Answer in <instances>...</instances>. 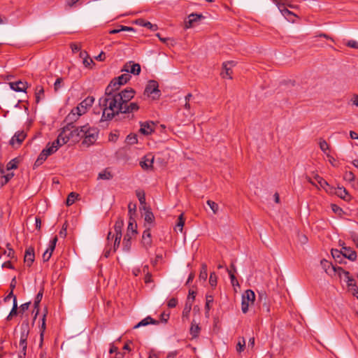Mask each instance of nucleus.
I'll use <instances>...</instances> for the list:
<instances>
[{
    "mask_svg": "<svg viewBox=\"0 0 358 358\" xmlns=\"http://www.w3.org/2000/svg\"><path fill=\"white\" fill-rule=\"evenodd\" d=\"M117 94H106L99 100V104L102 110V115L100 122L111 120L116 115L122 113L120 110L122 104L117 97Z\"/></svg>",
    "mask_w": 358,
    "mask_h": 358,
    "instance_id": "1",
    "label": "nucleus"
},
{
    "mask_svg": "<svg viewBox=\"0 0 358 358\" xmlns=\"http://www.w3.org/2000/svg\"><path fill=\"white\" fill-rule=\"evenodd\" d=\"M71 137H83V144H86L89 146L96 141L98 130L96 128L90 127L88 124H87L71 131Z\"/></svg>",
    "mask_w": 358,
    "mask_h": 358,
    "instance_id": "2",
    "label": "nucleus"
},
{
    "mask_svg": "<svg viewBox=\"0 0 358 358\" xmlns=\"http://www.w3.org/2000/svg\"><path fill=\"white\" fill-rule=\"evenodd\" d=\"M258 293V310L262 313H270L278 310V304L273 296L268 294L264 289L257 290Z\"/></svg>",
    "mask_w": 358,
    "mask_h": 358,
    "instance_id": "3",
    "label": "nucleus"
},
{
    "mask_svg": "<svg viewBox=\"0 0 358 358\" xmlns=\"http://www.w3.org/2000/svg\"><path fill=\"white\" fill-rule=\"evenodd\" d=\"M170 315H159V320H155L152 318L150 316H148L147 317L142 320L137 324H136L134 328L136 329L140 327H144L150 324H159L160 323L166 324L169 319Z\"/></svg>",
    "mask_w": 358,
    "mask_h": 358,
    "instance_id": "4",
    "label": "nucleus"
},
{
    "mask_svg": "<svg viewBox=\"0 0 358 358\" xmlns=\"http://www.w3.org/2000/svg\"><path fill=\"white\" fill-rule=\"evenodd\" d=\"M255 300V292L251 289H247L242 295L241 309L245 313L250 304H253Z\"/></svg>",
    "mask_w": 358,
    "mask_h": 358,
    "instance_id": "5",
    "label": "nucleus"
},
{
    "mask_svg": "<svg viewBox=\"0 0 358 358\" xmlns=\"http://www.w3.org/2000/svg\"><path fill=\"white\" fill-rule=\"evenodd\" d=\"M80 115H82V114L79 111H76V110L73 108L65 118L66 125L64 127L63 132H66V131H71L73 129H75L73 123L77 121V120L79 118Z\"/></svg>",
    "mask_w": 358,
    "mask_h": 358,
    "instance_id": "6",
    "label": "nucleus"
},
{
    "mask_svg": "<svg viewBox=\"0 0 358 358\" xmlns=\"http://www.w3.org/2000/svg\"><path fill=\"white\" fill-rule=\"evenodd\" d=\"M16 285V278L14 277L10 282V287L11 288V292L4 298L3 302L9 303L11 301H13V306L11 310H10L9 313H17V299L16 296L13 293V289L15 287Z\"/></svg>",
    "mask_w": 358,
    "mask_h": 358,
    "instance_id": "7",
    "label": "nucleus"
},
{
    "mask_svg": "<svg viewBox=\"0 0 358 358\" xmlns=\"http://www.w3.org/2000/svg\"><path fill=\"white\" fill-rule=\"evenodd\" d=\"M135 90L132 88L128 87L121 91L120 92L116 93L117 97H118L122 105H124L134 96Z\"/></svg>",
    "mask_w": 358,
    "mask_h": 358,
    "instance_id": "8",
    "label": "nucleus"
},
{
    "mask_svg": "<svg viewBox=\"0 0 358 358\" xmlns=\"http://www.w3.org/2000/svg\"><path fill=\"white\" fill-rule=\"evenodd\" d=\"M159 85L156 80H151L148 82V85L145 87L144 94L150 96L151 94H154L153 99L157 98L160 96V91L158 89Z\"/></svg>",
    "mask_w": 358,
    "mask_h": 358,
    "instance_id": "9",
    "label": "nucleus"
},
{
    "mask_svg": "<svg viewBox=\"0 0 358 358\" xmlns=\"http://www.w3.org/2000/svg\"><path fill=\"white\" fill-rule=\"evenodd\" d=\"M94 101V98L93 96H87L81 101L76 108H75V110H76V111H79L82 115L85 114L87 108L92 106Z\"/></svg>",
    "mask_w": 358,
    "mask_h": 358,
    "instance_id": "10",
    "label": "nucleus"
},
{
    "mask_svg": "<svg viewBox=\"0 0 358 358\" xmlns=\"http://www.w3.org/2000/svg\"><path fill=\"white\" fill-rule=\"evenodd\" d=\"M122 71H125L127 73H130L134 75H139L141 73V66L139 64L130 61L124 65Z\"/></svg>",
    "mask_w": 358,
    "mask_h": 358,
    "instance_id": "11",
    "label": "nucleus"
},
{
    "mask_svg": "<svg viewBox=\"0 0 358 358\" xmlns=\"http://www.w3.org/2000/svg\"><path fill=\"white\" fill-rule=\"evenodd\" d=\"M276 6L278 7L281 13L285 16L288 17L289 15H294L292 12L289 10L287 8H286L285 6H291L289 4L287 3L288 0H272Z\"/></svg>",
    "mask_w": 358,
    "mask_h": 358,
    "instance_id": "12",
    "label": "nucleus"
},
{
    "mask_svg": "<svg viewBox=\"0 0 358 358\" xmlns=\"http://www.w3.org/2000/svg\"><path fill=\"white\" fill-rule=\"evenodd\" d=\"M188 20L185 22V27L186 29L192 27L194 23L199 22L201 19L204 18L201 14L192 13L188 15Z\"/></svg>",
    "mask_w": 358,
    "mask_h": 358,
    "instance_id": "13",
    "label": "nucleus"
},
{
    "mask_svg": "<svg viewBox=\"0 0 358 358\" xmlns=\"http://www.w3.org/2000/svg\"><path fill=\"white\" fill-rule=\"evenodd\" d=\"M155 124L153 122H145L141 123L140 131L144 135H149L154 131Z\"/></svg>",
    "mask_w": 358,
    "mask_h": 358,
    "instance_id": "14",
    "label": "nucleus"
},
{
    "mask_svg": "<svg viewBox=\"0 0 358 358\" xmlns=\"http://www.w3.org/2000/svg\"><path fill=\"white\" fill-rule=\"evenodd\" d=\"M139 109L138 103L135 102L127 103L122 105V108L120 107V110H122L121 113H131L137 111Z\"/></svg>",
    "mask_w": 358,
    "mask_h": 358,
    "instance_id": "15",
    "label": "nucleus"
},
{
    "mask_svg": "<svg viewBox=\"0 0 358 358\" xmlns=\"http://www.w3.org/2000/svg\"><path fill=\"white\" fill-rule=\"evenodd\" d=\"M35 255L34 249L33 247H29L26 249L24 255V262L28 266H31L32 263L34 262Z\"/></svg>",
    "mask_w": 358,
    "mask_h": 358,
    "instance_id": "16",
    "label": "nucleus"
},
{
    "mask_svg": "<svg viewBox=\"0 0 358 358\" xmlns=\"http://www.w3.org/2000/svg\"><path fill=\"white\" fill-rule=\"evenodd\" d=\"M63 131L59 134L57 136V138L52 143L54 145L57 146V148L59 149V147L62 145L66 144L71 137V133L69 134V136H64Z\"/></svg>",
    "mask_w": 358,
    "mask_h": 358,
    "instance_id": "17",
    "label": "nucleus"
},
{
    "mask_svg": "<svg viewBox=\"0 0 358 358\" xmlns=\"http://www.w3.org/2000/svg\"><path fill=\"white\" fill-rule=\"evenodd\" d=\"M229 65L234 66V62L230 61V62H227L223 63L222 68L224 69V71H222L221 73V76L223 78H228L229 79H232V77L231 76V74L232 73V71L231 69V67L229 66Z\"/></svg>",
    "mask_w": 358,
    "mask_h": 358,
    "instance_id": "18",
    "label": "nucleus"
},
{
    "mask_svg": "<svg viewBox=\"0 0 358 358\" xmlns=\"http://www.w3.org/2000/svg\"><path fill=\"white\" fill-rule=\"evenodd\" d=\"M343 257L348 259L350 261H355L357 259L356 252L350 247H343L342 248Z\"/></svg>",
    "mask_w": 358,
    "mask_h": 358,
    "instance_id": "19",
    "label": "nucleus"
},
{
    "mask_svg": "<svg viewBox=\"0 0 358 358\" xmlns=\"http://www.w3.org/2000/svg\"><path fill=\"white\" fill-rule=\"evenodd\" d=\"M29 333V324L27 320L23 321L20 325V339L27 341Z\"/></svg>",
    "mask_w": 358,
    "mask_h": 358,
    "instance_id": "20",
    "label": "nucleus"
},
{
    "mask_svg": "<svg viewBox=\"0 0 358 358\" xmlns=\"http://www.w3.org/2000/svg\"><path fill=\"white\" fill-rule=\"evenodd\" d=\"M43 295V287H41L38 294H36L34 301V310L31 313H39V304L42 300Z\"/></svg>",
    "mask_w": 358,
    "mask_h": 358,
    "instance_id": "21",
    "label": "nucleus"
},
{
    "mask_svg": "<svg viewBox=\"0 0 358 358\" xmlns=\"http://www.w3.org/2000/svg\"><path fill=\"white\" fill-rule=\"evenodd\" d=\"M10 88L15 92H25L27 87V83L20 80L9 83Z\"/></svg>",
    "mask_w": 358,
    "mask_h": 358,
    "instance_id": "22",
    "label": "nucleus"
},
{
    "mask_svg": "<svg viewBox=\"0 0 358 358\" xmlns=\"http://www.w3.org/2000/svg\"><path fill=\"white\" fill-rule=\"evenodd\" d=\"M26 136L27 134L24 131H18L10 139V144L13 145L15 144V141H16L19 145H20Z\"/></svg>",
    "mask_w": 358,
    "mask_h": 358,
    "instance_id": "23",
    "label": "nucleus"
},
{
    "mask_svg": "<svg viewBox=\"0 0 358 358\" xmlns=\"http://www.w3.org/2000/svg\"><path fill=\"white\" fill-rule=\"evenodd\" d=\"M142 244L146 249L151 246L152 238L150 229H147L143 231L142 236Z\"/></svg>",
    "mask_w": 358,
    "mask_h": 358,
    "instance_id": "24",
    "label": "nucleus"
},
{
    "mask_svg": "<svg viewBox=\"0 0 358 358\" xmlns=\"http://www.w3.org/2000/svg\"><path fill=\"white\" fill-rule=\"evenodd\" d=\"M117 80L113 78L107 86L105 90L106 94H115V91L118 90L121 85L117 84Z\"/></svg>",
    "mask_w": 358,
    "mask_h": 358,
    "instance_id": "25",
    "label": "nucleus"
},
{
    "mask_svg": "<svg viewBox=\"0 0 358 358\" xmlns=\"http://www.w3.org/2000/svg\"><path fill=\"white\" fill-rule=\"evenodd\" d=\"M131 235L129 233H127L123 239V250L124 252H129L131 247Z\"/></svg>",
    "mask_w": 358,
    "mask_h": 358,
    "instance_id": "26",
    "label": "nucleus"
},
{
    "mask_svg": "<svg viewBox=\"0 0 358 358\" xmlns=\"http://www.w3.org/2000/svg\"><path fill=\"white\" fill-rule=\"evenodd\" d=\"M143 209L145 210V221L148 223H152L155 220V217L150 208L144 206H143Z\"/></svg>",
    "mask_w": 358,
    "mask_h": 358,
    "instance_id": "27",
    "label": "nucleus"
},
{
    "mask_svg": "<svg viewBox=\"0 0 358 358\" xmlns=\"http://www.w3.org/2000/svg\"><path fill=\"white\" fill-rule=\"evenodd\" d=\"M200 327L199 326V324L196 322L194 320L192 322L191 327H190V334L192 335V338H196L199 336V334L200 333Z\"/></svg>",
    "mask_w": 358,
    "mask_h": 358,
    "instance_id": "28",
    "label": "nucleus"
},
{
    "mask_svg": "<svg viewBox=\"0 0 358 358\" xmlns=\"http://www.w3.org/2000/svg\"><path fill=\"white\" fill-rule=\"evenodd\" d=\"M136 227L137 225L135 219L134 217H129L127 233H129L131 236L137 234Z\"/></svg>",
    "mask_w": 358,
    "mask_h": 358,
    "instance_id": "29",
    "label": "nucleus"
},
{
    "mask_svg": "<svg viewBox=\"0 0 358 358\" xmlns=\"http://www.w3.org/2000/svg\"><path fill=\"white\" fill-rule=\"evenodd\" d=\"M124 226V220L122 218L119 217L117 220L115 222L114 229L115 231V236H122V229Z\"/></svg>",
    "mask_w": 358,
    "mask_h": 358,
    "instance_id": "30",
    "label": "nucleus"
},
{
    "mask_svg": "<svg viewBox=\"0 0 358 358\" xmlns=\"http://www.w3.org/2000/svg\"><path fill=\"white\" fill-rule=\"evenodd\" d=\"M320 264L327 273L331 275L332 266H335L334 265L324 259L321 260Z\"/></svg>",
    "mask_w": 358,
    "mask_h": 358,
    "instance_id": "31",
    "label": "nucleus"
},
{
    "mask_svg": "<svg viewBox=\"0 0 358 358\" xmlns=\"http://www.w3.org/2000/svg\"><path fill=\"white\" fill-rule=\"evenodd\" d=\"M331 255L333 258L338 262V263L341 264L343 262V252L342 249L341 250L338 249H331Z\"/></svg>",
    "mask_w": 358,
    "mask_h": 358,
    "instance_id": "32",
    "label": "nucleus"
},
{
    "mask_svg": "<svg viewBox=\"0 0 358 358\" xmlns=\"http://www.w3.org/2000/svg\"><path fill=\"white\" fill-rule=\"evenodd\" d=\"M131 77V76L129 73H124L115 78L117 81V85H122L127 83L130 80Z\"/></svg>",
    "mask_w": 358,
    "mask_h": 358,
    "instance_id": "33",
    "label": "nucleus"
},
{
    "mask_svg": "<svg viewBox=\"0 0 358 358\" xmlns=\"http://www.w3.org/2000/svg\"><path fill=\"white\" fill-rule=\"evenodd\" d=\"M332 273H336L338 275L339 277H341L343 275L345 277H348L349 272L347 271H345L342 267L340 266H332Z\"/></svg>",
    "mask_w": 358,
    "mask_h": 358,
    "instance_id": "34",
    "label": "nucleus"
},
{
    "mask_svg": "<svg viewBox=\"0 0 358 358\" xmlns=\"http://www.w3.org/2000/svg\"><path fill=\"white\" fill-rule=\"evenodd\" d=\"M154 162V157H152L151 159L147 158V157H144V160L140 162V165L143 169H148L152 166V163Z\"/></svg>",
    "mask_w": 358,
    "mask_h": 358,
    "instance_id": "35",
    "label": "nucleus"
},
{
    "mask_svg": "<svg viewBox=\"0 0 358 358\" xmlns=\"http://www.w3.org/2000/svg\"><path fill=\"white\" fill-rule=\"evenodd\" d=\"M58 149L56 145H54L52 143H48L46 145V148L43 150V152L46 153L47 156H50L52 154L55 153Z\"/></svg>",
    "mask_w": 358,
    "mask_h": 358,
    "instance_id": "36",
    "label": "nucleus"
},
{
    "mask_svg": "<svg viewBox=\"0 0 358 358\" xmlns=\"http://www.w3.org/2000/svg\"><path fill=\"white\" fill-rule=\"evenodd\" d=\"M314 178L318 182L321 187L325 189L326 191L328 192V189L326 187H329V185L323 178H322L317 174H315L314 176Z\"/></svg>",
    "mask_w": 358,
    "mask_h": 358,
    "instance_id": "37",
    "label": "nucleus"
},
{
    "mask_svg": "<svg viewBox=\"0 0 358 358\" xmlns=\"http://www.w3.org/2000/svg\"><path fill=\"white\" fill-rule=\"evenodd\" d=\"M1 173L3 175V178H4V181L1 182V186L6 184L13 176L14 173L13 172H9L5 174V171L3 168H0Z\"/></svg>",
    "mask_w": 358,
    "mask_h": 358,
    "instance_id": "38",
    "label": "nucleus"
},
{
    "mask_svg": "<svg viewBox=\"0 0 358 358\" xmlns=\"http://www.w3.org/2000/svg\"><path fill=\"white\" fill-rule=\"evenodd\" d=\"M214 300L212 295H206V305L205 310L208 313L211 310V307L213 304Z\"/></svg>",
    "mask_w": 358,
    "mask_h": 358,
    "instance_id": "39",
    "label": "nucleus"
},
{
    "mask_svg": "<svg viewBox=\"0 0 358 358\" xmlns=\"http://www.w3.org/2000/svg\"><path fill=\"white\" fill-rule=\"evenodd\" d=\"M20 347L22 348L21 353H22V355H20L19 358H24L27 347V341L24 339H20Z\"/></svg>",
    "mask_w": 358,
    "mask_h": 358,
    "instance_id": "40",
    "label": "nucleus"
},
{
    "mask_svg": "<svg viewBox=\"0 0 358 358\" xmlns=\"http://www.w3.org/2000/svg\"><path fill=\"white\" fill-rule=\"evenodd\" d=\"M336 194L341 199H346L348 193L345 188L338 187L336 190Z\"/></svg>",
    "mask_w": 358,
    "mask_h": 358,
    "instance_id": "41",
    "label": "nucleus"
},
{
    "mask_svg": "<svg viewBox=\"0 0 358 358\" xmlns=\"http://www.w3.org/2000/svg\"><path fill=\"white\" fill-rule=\"evenodd\" d=\"M78 196V194L77 193L71 192L69 194L66 201V206H71L75 202V200L77 199Z\"/></svg>",
    "mask_w": 358,
    "mask_h": 358,
    "instance_id": "42",
    "label": "nucleus"
},
{
    "mask_svg": "<svg viewBox=\"0 0 358 358\" xmlns=\"http://www.w3.org/2000/svg\"><path fill=\"white\" fill-rule=\"evenodd\" d=\"M245 346V340L243 337H241L239 338L238 343L236 345V349L237 352L241 353V352H243L244 350Z\"/></svg>",
    "mask_w": 358,
    "mask_h": 358,
    "instance_id": "43",
    "label": "nucleus"
},
{
    "mask_svg": "<svg viewBox=\"0 0 358 358\" xmlns=\"http://www.w3.org/2000/svg\"><path fill=\"white\" fill-rule=\"evenodd\" d=\"M113 178V175L110 171L106 169L99 173L98 179L101 180H110Z\"/></svg>",
    "mask_w": 358,
    "mask_h": 358,
    "instance_id": "44",
    "label": "nucleus"
},
{
    "mask_svg": "<svg viewBox=\"0 0 358 358\" xmlns=\"http://www.w3.org/2000/svg\"><path fill=\"white\" fill-rule=\"evenodd\" d=\"M48 156L46 153L43 152L42 150L39 156L38 157L37 159L36 160L34 166H40L41 164H43V162L46 160Z\"/></svg>",
    "mask_w": 358,
    "mask_h": 358,
    "instance_id": "45",
    "label": "nucleus"
},
{
    "mask_svg": "<svg viewBox=\"0 0 358 358\" xmlns=\"http://www.w3.org/2000/svg\"><path fill=\"white\" fill-rule=\"evenodd\" d=\"M17 164H18V160L17 158H15V159L10 160L6 165V170L8 171H10L13 169H17Z\"/></svg>",
    "mask_w": 358,
    "mask_h": 358,
    "instance_id": "46",
    "label": "nucleus"
},
{
    "mask_svg": "<svg viewBox=\"0 0 358 358\" xmlns=\"http://www.w3.org/2000/svg\"><path fill=\"white\" fill-rule=\"evenodd\" d=\"M208 276L207 273V265L206 264H202L201 271L199 273V278L203 280H206Z\"/></svg>",
    "mask_w": 358,
    "mask_h": 358,
    "instance_id": "47",
    "label": "nucleus"
},
{
    "mask_svg": "<svg viewBox=\"0 0 358 358\" xmlns=\"http://www.w3.org/2000/svg\"><path fill=\"white\" fill-rule=\"evenodd\" d=\"M184 224L185 219L183 218V214H180L178 218V222L176 227L179 230V231L182 232Z\"/></svg>",
    "mask_w": 358,
    "mask_h": 358,
    "instance_id": "48",
    "label": "nucleus"
},
{
    "mask_svg": "<svg viewBox=\"0 0 358 358\" xmlns=\"http://www.w3.org/2000/svg\"><path fill=\"white\" fill-rule=\"evenodd\" d=\"M136 196L138 199V201L141 206H146L145 203V193L143 191H137L136 192Z\"/></svg>",
    "mask_w": 358,
    "mask_h": 358,
    "instance_id": "49",
    "label": "nucleus"
},
{
    "mask_svg": "<svg viewBox=\"0 0 358 358\" xmlns=\"http://www.w3.org/2000/svg\"><path fill=\"white\" fill-rule=\"evenodd\" d=\"M193 303H194L193 301L187 298L186 303H185L182 313H189L192 310V306L193 305Z\"/></svg>",
    "mask_w": 358,
    "mask_h": 358,
    "instance_id": "50",
    "label": "nucleus"
},
{
    "mask_svg": "<svg viewBox=\"0 0 358 358\" xmlns=\"http://www.w3.org/2000/svg\"><path fill=\"white\" fill-rule=\"evenodd\" d=\"M126 142L130 145H134V144L137 143V142H138L137 136L135 134L128 135L126 138Z\"/></svg>",
    "mask_w": 358,
    "mask_h": 358,
    "instance_id": "51",
    "label": "nucleus"
},
{
    "mask_svg": "<svg viewBox=\"0 0 358 358\" xmlns=\"http://www.w3.org/2000/svg\"><path fill=\"white\" fill-rule=\"evenodd\" d=\"M208 206L210 208V209L213 210L214 214H216L218 212V205L215 201L211 200L207 201Z\"/></svg>",
    "mask_w": 358,
    "mask_h": 358,
    "instance_id": "52",
    "label": "nucleus"
},
{
    "mask_svg": "<svg viewBox=\"0 0 358 358\" xmlns=\"http://www.w3.org/2000/svg\"><path fill=\"white\" fill-rule=\"evenodd\" d=\"M226 271L229 273L232 285L233 286L238 285V282L237 280L236 279L234 273L233 272H231V270H229V268H226Z\"/></svg>",
    "mask_w": 358,
    "mask_h": 358,
    "instance_id": "53",
    "label": "nucleus"
},
{
    "mask_svg": "<svg viewBox=\"0 0 358 358\" xmlns=\"http://www.w3.org/2000/svg\"><path fill=\"white\" fill-rule=\"evenodd\" d=\"M343 178L345 180L351 182L355 180V176L352 171H348V172L345 173V174L343 176Z\"/></svg>",
    "mask_w": 358,
    "mask_h": 358,
    "instance_id": "54",
    "label": "nucleus"
},
{
    "mask_svg": "<svg viewBox=\"0 0 358 358\" xmlns=\"http://www.w3.org/2000/svg\"><path fill=\"white\" fill-rule=\"evenodd\" d=\"M136 209V204L133 203H129L128 205L129 210V217H133V215H135Z\"/></svg>",
    "mask_w": 358,
    "mask_h": 358,
    "instance_id": "55",
    "label": "nucleus"
},
{
    "mask_svg": "<svg viewBox=\"0 0 358 358\" xmlns=\"http://www.w3.org/2000/svg\"><path fill=\"white\" fill-rule=\"evenodd\" d=\"M57 242V237L55 236L50 241L49 248L46 250L51 252V254H52V252L55 248Z\"/></svg>",
    "mask_w": 358,
    "mask_h": 358,
    "instance_id": "56",
    "label": "nucleus"
},
{
    "mask_svg": "<svg viewBox=\"0 0 358 358\" xmlns=\"http://www.w3.org/2000/svg\"><path fill=\"white\" fill-rule=\"evenodd\" d=\"M345 280H346V282H347V283H348V287H351V289H352V288H354L355 286H357V285H356V281H355V280L353 278H352V277L350 275V274L348 275V277H345Z\"/></svg>",
    "mask_w": 358,
    "mask_h": 358,
    "instance_id": "57",
    "label": "nucleus"
},
{
    "mask_svg": "<svg viewBox=\"0 0 358 358\" xmlns=\"http://www.w3.org/2000/svg\"><path fill=\"white\" fill-rule=\"evenodd\" d=\"M209 283L212 287H214L217 285V276L214 272L210 274Z\"/></svg>",
    "mask_w": 358,
    "mask_h": 358,
    "instance_id": "58",
    "label": "nucleus"
},
{
    "mask_svg": "<svg viewBox=\"0 0 358 358\" xmlns=\"http://www.w3.org/2000/svg\"><path fill=\"white\" fill-rule=\"evenodd\" d=\"M37 92L36 93V102L38 103L41 99V94L43 95L44 90L43 87H38L36 88Z\"/></svg>",
    "mask_w": 358,
    "mask_h": 358,
    "instance_id": "59",
    "label": "nucleus"
},
{
    "mask_svg": "<svg viewBox=\"0 0 358 358\" xmlns=\"http://www.w3.org/2000/svg\"><path fill=\"white\" fill-rule=\"evenodd\" d=\"M178 304V300L176 298H171V299L169 300L168 303H167V306L169 308H175Z\"/></svg>",
    "mask_w": 358,
    "mask_h": 358,
    "instance_id": "60",
    "label": "nucleus"
},
{
    "mask_svg": "<svg viewBox=\"0 0 358 358\" xmlns=\"http://www.w3.org/2000/svg\"><path fill=\"white\" fill-rule=\"evenodd\" d=\"M121 238L122 236H115V241H114V245H113V250L115 252L116 250L119 248L120 246V241H121Z\"/></svg>",
    "mask_w": 358,
    "mask_h": 358,
    "instance_id": "61",
    "label": "nucleus"
},
{
    "mask_svg": "<svg viewBox=\"0 0 358 358\" xmlns=\"http://www.w3.org/2000/svg\"><path fill=\"white\" fill-rule=\"evenodd\" d=\"M320 148L324 152H326L329 149V145L324 140H323L320 142Z\"/></svg>",
    "mask_w": 358,
    "mask_h": 358,
    "instance_id": "62",
    "label": "nucleus"
},
{
    "mask_svg": "<svg viewBox=\"0 0 358 358\" xmlns=\"http://www.w3.org/2000/svg\"><path fill=\"white\" fill-rule=\"evenodd\" d=\"M63 80L62 78H58L55 82V84H54V88H55V91L57 92L59 90V89H60L61 87V83H62Z\"/></svg>",
    "mask_w": 358,
    "mask_h": 358,
    "instance_id": "63",
    "label": "nucleus"
},
{
    "mask_svg": "<svg viewBox=\"0 0 358 358\" xmlns=\"http://www.w3.org/2000/svg\"><path fill=\"white\" fill-rule=\"evenodd\" d=\"M347 45L350 48L358 49V42L354 40H350L347 43Z\"/></svg>",
    "mask_w": 358,
    "mask_h": 358,
    "instance_id": "64",
    "label": "nucleus"
}]
</instances>
